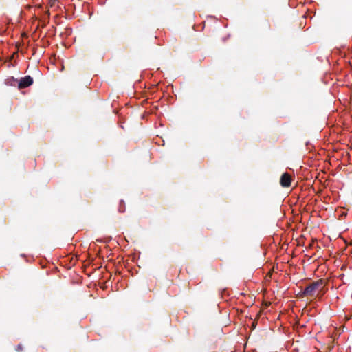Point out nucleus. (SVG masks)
Instances as JSON below:
<instances>
[{"label": "nucleus", "instance_id": "nucleus-1", "mask_svg": "<svg viewBox=\"0 0 352 352\" xmlns=\"http://www.w3.org/2000/svg\"><path fill=\"white\" fill-rule=\"evenodd\" d=\"M324 282L322 279L312 282L304 289L302 294L305 296H314L324 292Z\"/></svg>", "mask_w": 352, "mask_h": 352}, {"label": "nucleus", "instance_id": "nucleus-2", "mask_svg": "<svg viewBox=\"0 0 352 352\" xmlns=\"http://www.w3.org/2000/svg\"><path fill=\"white\" fill-rule=\"evenodd\" d=\"M292 177L287 173H284L280 179V184L283 188H288L291 186Z\"/></svg>", "mask_w": 352, "mask_h": 352}, {"label": "nucleus", "instance_id": "nucleus-3", "mask_svg": "<svg viewBox=\"0 0 352 352\" xmlns=\"http://www.w3.org/2000/svg\"><path fill=\"white\" fill-rule=\"evenodd\" d=\"M33 83V78L30 76H26L21 78L19 82V88L23 89L32 85Z\"/></svg>", "mask_w": 352, "mask_h": 352}, {"label": "nucleus", "instance_id": "nucleus-4", "mask_svg": "<svg viewBox=\"0 0 352 352\" xmlns=\"http://www.w3.org/2000/svg\"><path fill=\"white\" fill-rule=\"evenodd\" d=\"M256 319L254 320H252L251 326H250V331H252L256 327Z\"/></svg>", "mask_w": 352, "mask_h": 352}, {"label": "nucleus", "instance_id": "nucleus-5", "mask_svg": "<svg viewBox=\"0 0 352 352\" xmlns=\"http://www.w3.org/2000/svg\"><path fill=\"white\" fill-rule=\"evenodd\" d=\"M16 351L20 352L23 351V346L21 344H19L16 347Z\"/></svg>", "mask_w": 352, "mask_h": 352}, {"label": "nucleus", "instance_id": "nucleus-6", "mask_svg": "<svg viewBox=\"0 0 352 352\" xmlns=\"http://www.w3.org/2000/svg\"><path fill=\"white\" fill-rule=\"evenodd\" d=\"M302 313H304L305 311H312L313 309H302Z\"/></svg>", "mask_w": 352, "mask_h": 352}, {"label": "nucleus", "instance_id": "nucleus-7", "mask_svg": "<svg viewBox=\"0 0 352 352\" xmlns=\"http://www.w3.org/2000/svg\"><path fill=\"white\" fill-rule=\"evenodd\" d=\"M243 309H241L240 311H241V313H243Z\"/></svg>", "mask_w": 352, "mask_h": 352}]
</instances>
